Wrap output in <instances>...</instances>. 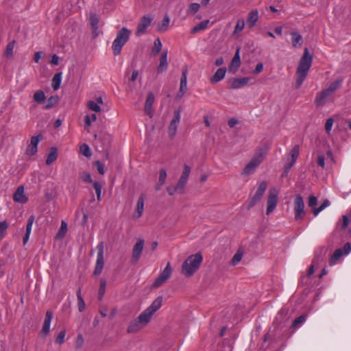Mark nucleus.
I'll return each instance as SVG.
<instances>
[{"mask_svg":"<svg viewBox=\"0 0 351 351\" xmlns=\"http://www.w3.org/2000/svg\"><path fill=\"white\" fill-rule=\"evenodd\" d=\"M313 62V57L309 53L308 48L304 49V53L301 57L299 64L296 70V82L295 84V88H299L304 80L306 79L308 72Z\"/></svg>","mask_w":351,"mask_h":351,"instance_id":"nucleus-1","label":"nucleus"},{"mask_svg":"<svg viewBox=\"0 0 351 351\" xmlns=\"http://www.w3.org/2000/svg\"><path fill=\"white\" fill-rule=\"evenodd\" d=\"M286 327V318L282 313H278L273 323V326L264 336L265 341H278L281 339L285 328Z\"/></svg>","mask_w":351,"mask_h":351,"instance_id":"nucleus-2","label":"nucleus"},{"mask_svg":"<svg viewBox=\"0 0 351 351\" xmlns=\"http://www.w3.org/2000/svg\"><path fill=\"white\" fill-rule=\"evenodd\" d=\"M203 257L201 254L197 253L189 256L183 263L182 270L184 275L190 277L199 269Z\"/></svg>","mask_w":351,"mask_h":351,"instance_id":"nucleus-3","label":"nucleus"},{"mask_svg":"<svg viewBox=\"0 0 351 351\" xmlns=\"http://www.w3.org/2000/svg\"><path fill=\"white\" fill-rule=\"evenodd\" d=\"M131 31L126 27H122L114 40L112 45V49L114 56L120 54L123 46L128 41Z\"/></svg>","mask_w":351,"mask_h":351,"instance_id":"nucleus-4","label":"nucleus"},{"mask_svg":"<svg viewBox=\"0 0 351 351\" xmlns=\"http://www.w3.org/2000/svg\"><path fill=\"white\" fill-rule=\"evenodd\" d=\"M150 320L141 313L138 317L133 319L127 328L128 333H136L145 327Z\"/></svg>","mask_w":351,"mask_h":351,"instance_id":"nucleus-5","label":"nucleus"},{"mask_svg":"<svg viewBox=\"0 0 351 351\" xmlns=\"http://www.w3.org/2000/svg\"><path fill=\"white\" fill-rule=\"evenodd\" d=\"M294 219L295 221H301L305 215L304 203L300 195H296L293 202Z\"/></svg>","mask_w":351,"mask_h":351,"instance_id":"nucleus-6","label":"nucleus"},{"mask_svg":"<svg viewBox=\"0 0 351 351\" xmlns=\"http://www.w3.org/2000/svg\"><path fill=\"white\" fill-rule=\"evenodd\" d=\"M267 189V182L262 181L253 197L250 198L247 201V208L250 209L255 206L262 198Z\"/></svg>","mask_w":351,"mask_h":351,"instance_id":"nucleus-7","label":"nucleus"},{"mask_svg":"<svg viewBox=\"0 0 351 351\" xmlns=\"http://www.w3.org/2000/svg\"><path fill=\"white\" fill-rule=\"evenodd\" d=\"M172 273V269L171 267L170 263H168L160 273L159 276L155 280L154 283L152 284L153 288H158L160 287L162 284L167 281V280L171 277Z\"/></svg>","mask_w":351,"mask_h":351,"instance_id":"nucleus-8","label":"nucleus"},{"mask_svg":"<svg viewBox=\"0 0 351 351\" xmlns=\"http://www.w3.org/2000/svg\"><path fill=\"white\" fill-rule=\"evenodd\" d=\"M278 191L276 189L272 188L269 191L267 201V215H269L276 208L278 202Z\"/></svg>","mask_w":351,"mask_h":351,"instance_id":"nucleus-9","label":"nucleus"},{"mask_svg":"<svg viewBox=\"0 0 351 351\" xmlns=\"http://www.w3.org/2000/svg\"><path fill=\"white\" fill-rule=\"evenodd\" d=\"M163 298L162 296L156 298L147 308L142 313L151 320L152 315L162 306Z\"/></svg>","mask_w":351,"mask_h":351,"instance_id":"nucleus-10","label":"nucleus"},{"mask_svg":"<svg viewBox=\"0 0 351 351\" xmlns=\"http://www.w3.org/2000/svg\"><path fill=\"white\" fill-rule=\"evenodd\" d=\"M269 149V145L267 143L258 147L251 160L259 165L265 158Z\"/></svg>","mask_w":351,"mask_h":351,"instance_id":"nucleus-11","label":"nucleus"},{"mask_svg":"<svg viewBox=\"0 0 351 351\" xmlns=\"http://www.w3.org/2000/svg\"><path fill=\"white\" fill-rule=\"evenodd\" d=\"M180 112L178 110L174 112L173 117L170 122V124L168 128V134L171 138L175 137L177 133V129L178 124L180 121Z\"/></svg>","mask_w":351,"mask_h":351,"instance_id":"nucleus-12","label":"nucleus"},{"mask_svg":"<svg viewBox=\"0 0 351 351\" xmlns=\"http://www.w3.org/2000/svg\"><path fill=\"white\" fill-rule=\"evenodd\" d=\"M145 241L143 239H138L133 247L131 262L136 263L141 258L143 250Z\"/></svg>","mask_w":351,"mask_h":351,"instance_id":"nucleus-13","label":"nucleus"},{"mask_svg":"<svg viewBox=\"0 0 351 351\" xmlns=\"http://www.w3.org/2000/svg\"><path fill=\"white\" fill-rule=\"evenodd\" d=\"M41 135H37L31 138L30 144L28 145L26 149V154L29 156H32L38 151V145L41 139Z\"/></svg>","mask_w":351,"mask_h":351,"instance_id":"nucleus-14","label":"nucleus"},{"mask_svg":"<svg viewBox=\"0 0 351 351\" xmlns=\"http://www.w3.org/2000/svg\"><path fill=\"white\" fill-rule=\"evenodd\" d=\"M152 21V19L149 16H143L138 24L136 35L141 36L145 34L147 28L151 25Z\"/></svg>","mask_w":351,"mask_h":351,"instance_id":"nucleus-15","label":"nucleus"},{"mask_svg":"<svg viewBox=\"0 0 351 351\" xmlns=\"http://www.w3.org/2000/svg\"><path fill=\"white\" fill-rule=\"evenodd\" d=\"M89 21L90 24L93 30V36L94 38H97L99 35L100 32L99 31V16L95 13H90L89 16Z\"/></svg>","mask_w":351,"mask_h":351,"instance_id":"nucleus-16","label":"nucleus"},{"mask_svg":"<svg viewBox=\"0 0 351 351\" xmlns=\"http://www.w3.org/2000/svg\"><path fill=\"white\" fill-rule=\"evenodd\" d=\"M53 319V313L51 311H47L44 323L40 331V334L44 337L47 336L50 331L51 322Z\"/></svg>","mask_w":351,"mask_h":351,"instance_id":"nucleus-17","label":"nucleus"},{"mask_svg":"<svg viewBox=\"0 0 351 351\" xmlns=\"http://www.w3.org/2000/svg\"><path fill=\"white\" fill-rule=\"evenodd\" d=\"M24 186L23 185L19 186L16 191L14 192L13 195V199L16 202H19L21 204H25L28 202V197L25 194L24 192Z\"/></svg>","mask_w":351,"mask_h":351,"instance_id":"nucleus-18","label":"nucleus"},{"mask_svg":"<svg viewBox=\"0 0 351 351\" xmlns=\"http://www.w3.org/2000/svg\"><path fill=\"white\" fill-rule=\"evenodd\" d=\"M330 95L331 94L328 93L326 89L323 90L322 91L317 93L315 99V104L317 106H323L326 104Z\"/></svg>","mask_w":351,"mask_h":351,"instance_id":"nucleus-19","label":"nucleus"},{"mask_svg":"<svg viewBox=\"0 0 351 351\" xmlns=\"http://www.w3.org/2000/svg\"><path fill=\"white\" fill-rule=\"evenodd\" d=\"M144 201H145L144 195L142 194L138 198L136 208H135V210L132 215V217L134 219H139L142 216L143 211H144Z\"/></svg>","mask_w":351,"mask_h":351,"instance_id":"nucleus-20","label":"nucleus"},{"mask_svg":"<svg viewBox=\"0 0 351 351\" xmlns=\"http://www.w3.org/2000/svg\"><path fill=\"white\" fill-rule=\"evenodd\" d=\"M154 95L152 93H149L147 95L144 111L145 114L149 116L152 118L154 115V110L152 109V105L154 102Z\"/></svg>","mask_w":351,"mask_h":351,"instance_id":"nucleus-21","label":"nucleus"},{"mask_svg":"<svg viewBox=\"0 0 351 351\" xmlns=\"http://www.w3.org/2000/svg\"><path fill=\"white\" fill-rule=\"evenodd\" d=\"M187 69H184L182 72V77L180 79V91L178 93L177 97L181 98L187 90Z\"/></svg>","mask_w":351,"mask_h":351,"instance_id":"nucleus-22","label":"nucleus"},{"mask_svg":"<svg viewBox=\"0 0 351 351\" xmlns=\"http://www.w3.org/2000/svg\"><path fill=\"white\" fill-rule=\"evenodd\" d=\"M250 77L233 78L230 81L231 88L233 89H239L244 87L250 82Z\"/></svg>","mask_w":351,"mask_h":351,"instance_id":"nucleus-23","label":"nucleus"},{"mask_svg":"<svg viewBox=\"0 0 351 351\" xmlns=\"http://www.w3.org/2000/svg\"><path fill=\"white\" fill-rule=\"evenodd\" d=\"M300 154V146L298 145H295L291 151V161L285 165V169L289 171L291 167L295 163L297 158Z\"/></svg>","mask_w":351,"mask_h":351,"instance_id":"nucleus-24","label":"nucleus"},{"mask_svg":"<svg viewBox=\"0 0 351 351\" xmlns=\"http://www.w3.org/2000/svg\"><path fill=\"white\" fill-rule=\"evenodd\" d=\"M167 53L168 51L167 49L162 51L160 58V63L157 69L158 73H162L167 69L168 66Z\"/></svg>","mask_w":351,"mask_h":351,"instance_id":"nucleus-25","label":"nucleus"},{"mask_svg":"<svg viewBox=\"0 0 351 351\" xmlns=\"http://www.w3.org/2000/svg\"><path fill=\"white\" fill-rule=\"evenodd\" d=\"M241 64V58L239 55V49H237L233 58L231 60L230 65L229 66V71L235 72Z\"/></svg>","mask_w":351,"mask_h":351,"instance_id":"nucleus-26","label":"nucleus"},{"mask_svg":"<svg viewBox=\"0 0 351 351\" xmlns=\"http://www.w3.org/2000/svg\"><path fill=\"white\" fill-rule=\"evenodd\" d=\"M258 19V12L257 10H254L249 12L247 19V25L252 28L253 27Z\"/></svg>","mask_w":351,"mask_h":351,"instance_id":"nucleus-27","label":"nucleus"},{"mask_svg":"<svg viewBox=\"0 0 351 351\" xmlns=\"http://www.w3.org/2000/svg\"><path fill=\"white\" fill-rule=\"evenodd\" d=\"M226 69L225 67L219 68L210 78V82L215 84L223 80L226 75Z\"/></svg>","mask_w":351,"mask_h":351,"instance_id":"nucleus-28","label":"nucleus"},{"mask_svg":"<svg viewBox=\"0 0 351 351\" xmlns=\"http://www.w3.org/2000/svg\"><path fill=\"white\" fill-rule=\"evenodd\" d=\"M34 219H35V217L34 215H31L28 218L27 226H26V232L23 239V245H25L29 239V236H30L31 231H32V227L34 223Z\"/></svg>","mask_w":351,"mask_h":351,"instance_id":"nucleus-29","label":"nucleus"},{"mask_svg":"<svg viewBox=\"0 0 351 351\" xmlns=\"http://www.w3.org/2000/svg\"><path fill=\"white\" fill-rule=\"evenodd\" d=\"M258 166L259 165H257V163H255L252 160H250L243 169L242 171V175L249 176L252 174Z\"/></svg>","mask_w":351,"mask_h":351,"instance_id":"nucleus-30","label":"nucleus"},{"mask_svg":"<svg viewBox=\"0 0 351 351\" xmlns=\"http://www.w3.org/2000/svg\"><path fill=\"white\" fill-rule=\"evenodd\" d=\"M292 46L294 48L300 47L302 45V37L297 32H292L291 33Z\"/></svg>","mask_w":351,"mask_h":351,"instance_id":"nucleus-31","label":"nucleus"},{"mask_svg":"<svg viewBox=\"0 0 351 351\" xmlns=\"http://www.w3.org/2000/svg\"><path fill=\"white\" fill-rule=\"evenodd\" d=\"M58 158V149L56 147H51L49 153L46 159V164L49 165L56 160Z\"/></svg>","mask_w":351,"mask_h":351,"instance_id":"nucleus-32","label":"nucleus"},{"mask_svg":"<svg viewBox=\"0 0 351 351\" xmlns=\"http://www.w3.org/2000/svg\"><path fill=\"white\" fill-rule=\"evenodd\" d=\"M104 265V256H97V261H96V265H95V270H94V275H95V276L99 275L103 270Z\"/></svg>","mask_w":351,"mask_h":351,"instance_id":"nucleus-33","label":"nucleus"},{"mask_svg":"<svg viewBox=\"0 0 351 351\" xmlns=\"http://www.w3.org/2000/svg\"><path fill=\"white\" fill-rule=\"evenodd\" d=\"M62 82V73H57L52 78L51 86L54 90H58Z\"/></svg>","mask_w":351,"mask_h":351,"instance_id":"nucleus-34","label":"nucleus"},{"mask_svg":"<svg viewBox=\"0 0 351 351\" xmlns=\"http://www.w3.org/2000/svg\"><path fill=\"white\" fill-rule=\"evenodd\" d=\"M209 22H210L209 20H206V21H202L198 25L194 26L191 29V34H195V33H197V32H198L199 31L206 29L208 27Z\"/></svg>","mask_w":351,"mask_h":351,"instance_id":"nucleus-35","label":"nucleus"},{"mask_svg":"<svg viewBox=\"0 0 351 351\" xmlns=\"http://www.w3.org/2000/svg\"><path fill=\"white\" fill-rule=\"evenodd\" d=\"M342 82V79H338L335 82H332L329 85L328 88H326V90L332 95L334 92H335L337 89H339L341 87Z\"/></svg>","mask_w":351,"mask_h":351,"instance_id":"nucleus-36","label":"nucleus"},{"mask_svg":"<svg viewBox=\"0 0 351 351\" xmlns=\"http://www.w3.org/2000/svg\"><path fill=\"white\" fill-rule=\"evenodd\" d=\"M15 40H12L10 42L5 48V50L4 51V56L8 58H12L14 53V49L15 47Z\"/></svg>","mask_w":351,"mask_h":351,"instance_id":"nucleus-37","label":"nucleus"},{"mask_svg":"<svg viewBox=\"0 0 351 351\" xmlns=\"http://www.w3.org/2000/svg\"><path fill=\"white\" fill-rule=\"evenodd\" d=\"M170 19L167 15H165L161 21L158 25V31L160 32H165L167 29V27L169 24Z\"/></svg>","mask_w":351,"mask_h":351,"instance_id":"nucleus-38","label":"nucleus"},{"mask_svg":"<svg viewBox=\"0 0 351 351\" xmlns=\"http://www.w3.org/2000/svg\"><path fill=\"white\" fill-rule=\"evenodd\" d=\"M243 255V252L241 250H238L237 252L233 256L232 258L231 259L230 264L232 265H236L239 263L241 262L242 257Z\"/></svg>","mask_w":351,"mask_h":351,"instance_id":"nucleus-39","label":"nucleus"},{"mask_svg":"<svg viewBox=\"0 0 351 351\" xmlns=\"http://www.w3.org/2000/svg\"><path fill=\"white\" fill-rule=\"evenodd\" d=\"M59 101V98L58 96H51L50 97L47 101V104L44 107L45 109L48 110L53 106H55Z\"/></svg>","mask_w":351,"mask_h":351,"instance_id":"nucleus-40","label":"nucleus"},{"mask_svg":"<svg viewBox=\"0 0 351 351\" xmlns=\"http://www.w3.org/2000/svg\"><path fill=\"white\" fill-rule=\"evenodd\" d=\"M343 255V251L341 249H337L336 250L333 254L332 255L330 259V264L334 265L336 263V261H338L341 256Z\"/></svg>","mask_w":351,"mask_h":351,"instance_id":"nucleus-41","label":"nucleus"},{"mask_svg":"<svg viewBox=\"0 0 351 351\" xmlns=\"http://www.w3.org/2000/svg\"><path fill=\"white\" fill-rule=\"evenodd\" d=\"M199 8H200V4L197 3H191L189 6L188 10H186V14L188 15H191V14L193 15L198 12Z\"/></svg>","mask_w":351,"mask_h":351,"instance_id":"nucleus-42","label":"nucleus"},{"mask_svg":"<svg viewBox=\"0 0 351 351\" xmlns=\"http://www.w3.org/2000/svg\"><path fill=\"white\" fill-rule=\"evenodd\" d=\"M245 21L243 19H240L237 21V24L234 27L233 34H237L243 31L245 27Z\"/></svg>","mask_w":351,"mask_h":351,"instance_id":"nucleus-43","label":"nucleus"},{"mask_svg":"<svg viewBox=\"0 0 351 351\" xmlns=\"http://www.w3.org/2000/svg\"><path fill=\"white\" fill-rule=\"evenodd\" d=\"M80 152L83 156L88 157V158L90 157L92 155V153H91L89 146L86 143H84L80 146Z\"/></svg>","mask_w":351,"mask_h":351,"instance_id":"nucleus-44","label":"nucleus"},{"mask_svg":"<svg viewBox=\"0 0 351 351\" xmlns=\"http://www.w3.org/2000/svg\"><path fill=\"white\" fill-rule=\"evenodd\" d=\"M306 319V315H302L295 319V320L293 322L291 326L293 328H298L300 327Z\"/></svg>","mask_w":351,"mask_h":351,"instance_id":"nucleus-45","label":"nucleus"},{"mask_svg":"<svg viewBox=\"0 0 351 351\" xmlns=\"http://www.w3.org/2000/svg\"><path fill=\"white\" fill-rule=\"evenodd\" d=\"M330 205V202L328 199H325L323 203L317 208H315L313 209V214L315 216H317L321 211H322L324 208L328 207Z\"/></svg>","mask_w":351,"mask_h":351,"instance_id":"nucleus-46","label":"nucleus"},{"mask_svg":"<svg viewBox=\"0 0 351 351\" xmlns=\"http://www.w3.org/2000/svg\"><path fill=\"white\" fill-rule=\"evenodd\" d=\"M162 49V43L159 38H156L154 43V47L152 48V52L154 55L158 54Z\"/></svg>","mask_w":351,"mask_h":351,"instance_id":"nucleus-47","label":"nucleus"},{"mask_svg":"<svg viewBox=\"0 0 351 351\" xmlns=\"http://www.w3.org/2000/svg\"><path fill=\"white\" fill-rule=\"evenodd\" d=\"M34 99L37 103H41L45 99V95L43 90H38L34 94Z\"/></svg>","mask_w":351,"mask_h":351,"instance_id":"nucleus-48","label":"nucleus"},{"mask_svg":"<svg viewBox=\"0 0 351 351\" xmlns=\"http://www.w3.org/2000/svg\"><path fill=\"white\" fill-rule=\"evenodd\" d=\"M67 231V224L64 221L61 223L60 228L57 234V237L62 238L66 234Z\"/></svg>","mask_w":351,"mask_h":351,"instance_id":"nucleus-49","label":"nucleus"},{"mask_svg":"<svg viewBox=\"0 0 351 351\" xmlns=\"http://www.w3.org/2000/svg\"><path fill=\"white\" fill-rule=\"evenodd\" d=\"M106 287V280L101 279L100 280V285H99V298L100 300L103 298V296L105 293Z\"/></svg>","mask_w":351,"mask_h":351,"instance_id":"nucleus-50","label":"nucleus"},{"mask_svg":"<svg viewBox=\"0 0 351 351\" xmlns=\"http://www.w3.org/2000/svg\"><path fill=\"white\" fill-rule=\"evenodd\" d=\"M93 187L95 190V193L97 195V199L98 201L101 200V189L102 186L98 182H93Z\"/></svg>","mask_w":351,"mask_h":351,"instance_id":"nucleus-51","label":"nucleus"},{"mask_svg":"<svg viewBox=\"0 0 351 351\" xmlns=\"http://www.w3.org/2000/svg\"><path fill=\"white\" fill-rule=\"evenodd\" d=\"M93 187L95 190V193L97 195V199L98 201L101 200V189L102 186L98 182H93Z\"/></svg>","mask_w":351,"mask_h":351,"instance_id":"nucleus-52","label":"nucleus"},{"mask_svg":"<svg viewBox=\"0 0 351 351\" xmlns=\"http://www.w3.org/2000/svg\"><path fill=\"white\" fill-rule=\"evenodd\" d=\"M8 224L5 221L0 222V239L3 238L6 234Z\"/></svg>","mask_w":351,"mask_h":351,"instance_id":"nucleus-53","label":"nucleus"},{"mask_svg":"<svg viewBox=\"0 0 351 351\" xmlns=\"http://www.w3.org/2000/svg\"><path fill=\"white\" fill-rule=\"evenodd\" d=\"M190 173H191V168H190V167L188 166L187 165H184V169H183L182 173L181 176H180V178L187 181L188 179H189Z\"/></svg>","mask_w":351,"mask_h":351,"instance_id":"nucleus-54","label":"nucleus"},{"mask_svg":"<svg viewBox=\"0 0 351 351\" xmlns=\"http://www.w3.org/2000/svg\"><path fill=\"white\" fill-rule=\"evenodd\" d=\"M87 106L90 110H91L94 112H100L101 110L100 106L97 104V103H96L94 101H89L88 102Z\"/></svg>","mask_w":351,"mask_h":351,"instance_id":"nucleus-55","label":"nucleus"},{"mask_svg":"<svg viewBox=\"0 0 351 351\" xmlns=\"http://www.w3.org/2000/svg\"><path fill=\"white\" fill-rule=\"evenodd\" d=\"M65 335L66 331L64 330H61L56 339V343L62 345L64 342Z\"/></svg>","mask_w":351,"mask_h":351,"instance_id":"nucleus-56","label":"nucleus"},{"mask_svg":"<svg viewBox=\"0 0 351 351\" xmlns=\"http://www.w3.org/2000/svg\"><path fill=\"white\" fill-rule=\"evenodd\" d=\"M349 223H350V219H349V217L347 215H343L342 216V221L339 222L337 224V226L340 225L341 226V230H344V229H346L348 227Z\"/></svg>","mask_w":351,"mask_h":351,"instance_id":"nucleus-57","label":"nucleus"},{"mask_svg":"<svg viewBox=\"0 0 351 351\" xmlns=\"http://www.w3.org/2000/svg\"><path fill=\"white\" fill-rule=\"evenodd\" d=\"M80 178L85 182L91 183L93 180L91 176L88 172H83L80 174Z\"/></svg>","mask_w":351,"mask_h":351,"instance_id":"nucleus-58","label":"nucleus"},{"mask_svg":"<svg viewBox=\"0 0 351 351\" xmlns=\"http://www.w3.org/2000/svg\"><path fill=\"white\" fill-rule=\"evenodd\" d=\"M187 181L182 180L180 178L178 184H176V189L179 190V193H182L183 192L184 188L186 186Z\"/></svg>","mask_w":351,"mask_h":351,"instance_id":"nucleus-59","label":"nucleus"},{"mask_svg":"<svg viewBox=\"0 0 351 351\" xmlns=\"http://www.w3.org/2000/svg\"><path fill=\"white\" fill-rule=\"evenodd\" d=\"M167 178V172L165 169L160 170V175L158 182H160V185H163L165 183V180Z\"/></svg>","mask_w":351,"mask_h":351,"instance_id":"nucleus-60","label":"nucleus"},{"mask_svg":"<svg viewBox=\"0 0 351 351\" xmlns=\"http://www.w3.org/2000/svg\"><path fill=\"white\" fill-rule=\"evenodd\" d=\"M95 165L97 171L100 174L104 175L105 173L104 164H102L99 160H97V161H95Z\"/></svg>","mask_w":351,"mask_h":351,"instance_id":"nucleus-61","label":"nucleus"},{"mask_svg":"<svg viewBox=\"0 0 351 351\" xmlns=\"http://www.w3.org/2000/svg\"><path fill=\"white\" fill-rule=\"evenodd\" d=\"M333 119L332 118H328L325 123V130L327 133H329L332 129L333 125Z\"/></svg>","mask_w":351,"mask_h":351,"instance_id":"nucleus-62","label":"nucleus"},{"mask_svg":"<svg viewBox=\"0 0 351 351\" xmlns=\"http://www.w3.org/2000/svg\"><path fill=\"white\" fill-rule=\"evenodd\" d=\"M83 343H84V338H83V336L82 334H79L77 335V339H76V341H75V345H76V348H81L83 346Z\"/></svg>","mask_w":351,"mask_h":351,"instance_id":"nucleus-63","label":"nucleus"},{"mask_svg":"<svg viewBox=\"0 0 351 351\" xmlns=\"http://www.w3.org/2000/svg\"><path fill=\"white\" fill-rule=\"evenodd\" d=\"M77 306H78V310L80 312H82L84 311L86 305H85L84 299L82 298L77 299Z\"/></svg>","mask_w":351,"mask_h":351,"instance_id":"nucleus-64","label":"nucleus"}]
</instances>
